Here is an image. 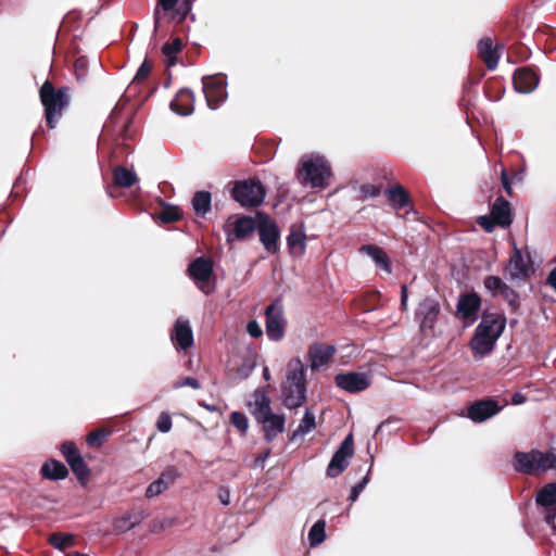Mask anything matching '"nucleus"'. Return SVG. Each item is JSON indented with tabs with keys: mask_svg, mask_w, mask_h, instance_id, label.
<instances>
[{
	"mask_svg": "<svg viewBox=\"0 0 556 556\" xmlns=\"http://www.w3.org/2000/svg\"><path fill=\"white\" fill-rule=\"evenodd\" d=\"M384 194L394 210H401L410 203L409 195L403 186L395 184L384 190Z\"/></svg>",
	"mask_w": 556,
	"mask_h": 556,
	"instance_id": "c85d7f7f",
	"label": "nucleus"
},
{
	"mask_svg": "<svg viewBox=\"0 0 556 556\" xmlns=\"http://www.w3.org/2000/svg\"><path fill=\"white\" fill-rule=\"evenodd\" d=\"M478 224L486 231V232H491L493 231L494 229V226H495V220L492 218V216H480L478 218Z\"/></svg>",
	"mask_w": 556,
	"mask_h": 556,
	"instance_id": "6e6d98bb",
	"label": "nucleus"
},
{
	"mask_svg": "<svg viewBox=\"0 0 556 556\" xmlns=\"http://www.w3.org/2000/svg\"><path fill=\"white\" fill-rule=\"evenodd\" d=\"M501 406L492 399L482 400L468 407L467 417L473 422H483L500 413Z\"/></svg>",
	"mask_w": 556,
	"mask_h": 556,
	"instance_id": "2eb2a0df",
	"label": "nucleus"
},
{
	"mask_svg": "<svg viewBox=\"0 0 556 556\" xmlns=\"http://www.w3.org/2000/svg\"><path fill=\"white\" fill-rule=\"evenodd\" d=\"M500 294L513 308H516L519 305V295L509 286L505 285Z\"/></svg>",
	"mask_w": 556,
	"mask_h": 556,
	"instance_id": "49530a36",
	"label": "nucleus"
},
{
	"mask_svg": "<svg viewBox=\"0 0 556 556\" xmlns=\"http://www.w3.org/2000/svg\"><path fill=\"white\" fill-rule=\"evenodd\" d=\"M507 270L513 280H522L529 275V268L525 263L521 251L517 247L514 248L509 257Z\"/></svg>",
	"mask_w": 556,
	"mask_h": 556,
	"instance_id": "a878e982",
	"label": "nucleus"
},
{
	"mask_svg": "<svg viewBox=\"0 0 556 556\" xmlns=\"http://www.w3.org/2000/svg\"><path fill=\"white\" fill-rule=\"evenodd\" d=\"M525 402H526V396L522 393L517 392L511 396V403L515 405H521Z\"/></svg>",
	"mask_w": 556,
	"mask_h": 556,
	"instance_id": "e2e57ef3",
	"label": "nucleus"
},
{
	"mask_svg": "<svg viewBox=\"0 0 556 556\" xmlns=\"http://www.w3.org/2000/svg\"><path fill=\"white\" fill-rule=\"evenodd\" d=\"M141 520L139 515H126L114 521V529L118 532H127L135 528Z\"/></svg>",
	"mask_w": 556,
	"mask_h": 556,
	"instance_id": "58836bf2",
	"label": "nucleus"
},
{
	"mask_svg": "<svg viewBox=\"0 0 556 556\" xmlns=\"http://www.w3.org/2000/svg\"><path fill=\"white\" fill-rule=\"evenodd\" d=\"M106 438V433L103 430L92 431L87 435V443L90 446H100Z\"/></svg>",
	"mask_w": 556,
	"mask_h": 556,
	"instance_id": "8fccbe9b",
	"label": "nucleus"
},
{
	"mask_svg": "<svg viewBox=\"0 0 556 556\" xmlns=\"http://www.w3.org/2000/svg\"><path fill=\"white\" fill-rule=\"evenodd\" d=\"M536 504L543 508L544 520L555 527L556 519V483L544 485L536 495Z\"/></svg>",
	"mask_w": 556,
	"mask_h": 556,
	"instance_id": "4468645a",
	"label": "nucleus"
},
{
	"mask_svg": "<svg viewBox=\"0 0 556 556\" xmlns=\"http://www.w3.org/2000/svg\"><path fill=\"white\" fill-rule=\"evenodd\" d=\"M255 228V220L252 217H239L232 224V232L228 233V240H231V237L237 240H243L251 235Z\"/></svg>",
	"mask_w": 556,
	"mask_h": 556,
	"instance_id": "c756f323",
	"label": "nucleus"
},
{
	"mask_svg": "<svg viewBox=\"0 0 556 556\" xmlns=\"http://www.w3.org/2000/svg\"><path fill=\"white\" fill-rule=\"evenodd\" d=\"M337 348L333 344H324L319 342L313 343L307 352L309 367L312 370H317L328 362L336 354Z\"/></svg>",
	"mask_w": 556,
	"mask_h": 556,
	"instance_id": "dca6fc26",
	"label": "nucleus"
},
{
	"mask_svg": "<svg viewBox=\"0 0 556 556\" xmlns=\"http://www.w3.org/2000/svg\"><path fill=\"white\" fill-rule=\"evenodd\" d=\"M361 192L365 198H376L380 194V188L376 185H363L361 186Z\"/></svg>",
	"mask_w": 556,
	"mask_h": 556,
	"instance_id": "864d4df0",
	"label": "nucleus"
},
{
	"mask_svg": "<svg viewBox=\"0 0 556 556\" xmlns=\"http://www.w3.org/2000/svg\"><path fill=\"white\" fill-rule=\"evenodd\" d=\"M247 331L252 338H260L263 334V330L256 320L248 323Z\"/></svg>",
	"mask_w": 556,
	"mask_h": 556,
	"instance_id": "4d7b16f0",
	"label": "nucleus"
},
{
	"mask_svg": "<svg viewBox=\"0 0 556 556\" xmlns=\"http://www.w3.org/2000/svg\"><path fill=\"white\" fill-rule=\"evenodd\" d=\"M85 59L84 58H80L78 59L76 62H75V68L76 71H78L79 68H83L85 66Z\"/></svg>",
	"mask_w": 556,
	"mask_h": 556,
	"instance_id": "69168bd1",
	"label": "nucleus"
},
{
	"mask_svg": "<svg viewBox=\"0 0 556 556\" xmlns=\"http://www.w3.org/2000/svg\"><path fill=\"white\" fill-rule=\"evenodd\" d=\"M40 102L45 109V118L50 129L55 128L64 110L70 105V88H54L50 80H46L39 90Z\"/></svg>",
	"mask_w": 556,
	"mask_h": 556,
	"instance_id": "7ed1b4c3",
	"label": "nucleus"
},
{
	"mask_svg": "<svg viewBox=\"0 0 556 556\" xmlns=\"http://www.w3.org/2000/svg\"><path fill=\"white\" fill-rule=\"evenodd\" d=\"M478 51L479 55L485 62V65L490 71H493L497 67L500 53L493 46L491 38L485 37L480 39L478 42Z\"/></svg>",
	"mask_w": 556,
	"mask_h": 556,
	"instance_id": "cd10ccee",
	"label": "nucleus"
},
{
	"mask_svg": "<svg viewBox=\"0 0 556 556\" xmlns=\"http://www.w3.org/2000/svg\"><path fill=\"white\" fill-rule=\"evenodd\" d=\"M485 289L492 294L495 295L501 293L503 288L505 287V282L497 276H488L484 281Z\"/></svg>",
	"mask_w": 556,
	"mask_h": 556,
	"instance_id": "37998d69",
	"label": "nucleus"
},
{
	"mask_svg": "<svg viewBox=\"0 0 556 556\" xmlns=\"http://www.w3.org/2000/svg\"><path fill=\"white\" fill-rule=\"evenodd\" d=\"M257 232L264 249L269 253H276L280 237L278 226L274 222L266 219L257 225Z\"/></svg>",
	"mask_w": 556,
	"mask_h": 556,
	"instance_id": "6ab92c4d",
	"label": "nucleus"
},
{
	"mask_svg": "<svg viewBox=\"0 0 556 556\" xmlns=\"http://www.w3.org/2000/svg\"><path fill=\"white\" fill-rule=\"evenodd\" d=\"M358 252L368 255L375 263L376 267L382 269L387 274L392 273V262L382 248L375 244H364L358 249Z\"/></svg>",
	"mask_w": 556,
	"mask_h": 556,
	"instance_id": "5701e85b",
	"label": "nucleus"
},
{
	"mask_svg": "<svg viewBox=\"0 0 556 556\" xmlns=\"http://www.w3.org/2000/svg\"><path fill=\"white\" fill-rule=\"evenodd\" d=\"M316 427V418L315 415L306 409L304 416L298 426V428L292 432L291 441L298 439L299 437H304L308 432H311Z\"/></svg>",
	"mask_w": 556,
	"mask_h": 556,
	"instance_id": "f704fd0d",
	"label": "nucleus"
},
{
	"mask_svg": "<svg viewBox=\"0 0 556 556\" xmlns=\"http://www.w3.org/2000/svg\"><path fill=\"white\" fill-rule=\"evenodd\" d=\"M353 454L354 442L353 435L350 433L345 437L339 448L332 455L327 467V476L330 478H336L348 468L350 458H352Z\"/></svg>",
	"mask_w": 556,
	"mask_h": 556,
	"instance_id": "6e6552de",
	"label": "nucleus"
},
{
	"mask_svg": "<svg viewBox=\"0 0 556 556\" xmlns=\"http://www.w3.org/2000/svg\"><path fill=\"white\" fill-rule=\"evenodd\" d=\"M184 387H190L194 390H198V389H200V383H199L198 379H195L193 377H186V378L178 380L174 383L175 389H180Z\"/></svg>",
	"mask_w": 556,
	"mask_h": 556,
	"instance_id": "603ef678",
	"label": "nucleus"
},
{
	"mask_svg": "<svg viewBox=\"0 0 556 556\" xmlns=\"http://www.w3.org/2000/svg\"><path fill=\"white\" fill-rule=\"evenodd\" d=\"M188 273L190 278L206 294L211 292L207 282L213 273V263L208 258L198 257L189 264Z\"/></svg>",
	"mask_w": 556,
	"mask_h": 556,
	"instance_id": "f8f14e48",
	"label": "nucleus"
},
{
	"mask_svg": "<svg viewBox=\"0 0 556 556\" xmlns=\"http://www.w3.org/2000/svg\"><path fill=\"white\" fill-rule=\"evenodd\" d=\"M337 387L349 392L357 393L366 390L371 383V375L369 372H345L338 374L334 377Z\"/></svg>",
	"mask_w": 556,
	"mask_h": 556,
	"instance_id": "9b49d317",
	"label": "nucleus"
},
{
	"mask_svg": "<svg viewBox=\"0 0 556 556\" xmlns=\"http://www.w3.org/2000/svg\"><path fill=\"white\" fill-rule=\"evenodd\" d=\"M287 244L292 255L301 256L306 249V235L303 224H293L287 237Z\"/></svg>",
	"mask_w": 556,
	"mask_h": 556,
	"instance_id": "b1692460",
	"label": "nucleus"
},
{
	"mask_svg": "<svg viewBox=\"0 0 556 556\" xmlns=\"http://www.w3.org/2000/svg\"><path fill=\"white\" fill-rule=\"evenodd\" d=\"M263 378H264L265 380H269V379H270V372H269L268 367H264V368H263Z\"/></svg>",
	"mask_w": 556,
	"mask_h": 556,
	"instance_id": "338daca9",
	"label": "nucleus"
},
{
	"mask_svg": "<svg viewBox=\"0 0 556 556\" xmlns=\"http://www.w3.org/2000/svg\"><path fill=\"white\" fill-rule=\"evenodd\" d=\"M49 543L59 551H64L74 543V536L70 533H52L49 536Z\"/></svg>",
	"mask_w": 556,
	"mask_h": 556,
	"instance_id": "ea45409f",
	"label": "nucleus"
},
{
	"mask_svg": "<svg viewBox=\"0 0 556 556\" xmlns=\"http://www.w3.org/2000/svg\"><path fill=\"white\" fill-rule=\"evenodd\" d=\"M160 8L165 12L173 11V20L180 23L191 11V3L189 0H157V5L153 12L154 33L157 31L161 25L162 13Z\"/></svg>",
	"mask_w": 556,
	"mask_h": 556,
	"instance_id": "1a4fd4ad",
	"label": "nucleus"
},
{
	"mask_svg": "<svg viewBox=\"0 0 556 556\" xmlns=\"http://www.w3.org/2000/svg\"><path fill=\"white\" fill-rule=\"evenodd\" d=\"M172 418L169 414L163 412L160 414L157 421H156V428L160 432L166 433L172 429Z\"/></svg>",
	"mask_w": 556,
	"mask_h": 556,
	"instance_id": "09e8293b",
	"label": "nucleus"
},
{
	"mask_svg": "<svg viewBox=\"0 0 556 556\" xmlns=\"http://www.w3.org/2000/svg\"><path fill=\"white\" fill-rule=\"evenodd\" d=\"M501 180H502V185H503V188L505 189V191L508 194H510L511 193V184H510L508 175L505 170H502Z\"/></svg>",
	"mask_w": 556,
	"mask_h": 556,
	"instance_id": "052dcab7",
	"label": "nucleus"
},
{
	"mask_svg": "<svg viewBox=\"0 0 556 556\" xmlns=\"http://www.w3.org/2000/svg\"><path fill=\"white\" fill-rule=\"evenodd\" d=\"M170 109L173 112L181 116L192 114L194 110L193 92L188 88H181L170 102Z\"/></svg>",
	"mask_w": 556,
	"mask_h": 556,
	"instance_id": "4be33fe9",
	"label": "nucleus"
},
{
	"mask_svg": "<svg viewBox=\"0 0 556 556\" xmlns=\"http://www.w3.org/2000/svg\"><path fill=\"white\" fill-rule=\"evenodd\" d=\"M534 451L535 457V472L546 471L555 467L556 455L552 452H542L539 450Z\"/></svg>",
	"mask_w": 556,
	"mask_h": 556,
	"instance_id": "c9c22d12",
	"label": "nucleus"
},
{
	"mask_svg": "<svg viewBox=\"0 0 556 556\" xmlns=\"http://www.w3.org/2000/svg\"><path fill=\"white\" fill-rule=\"evenodd\" d=\"M191 203L195 215L203 217L211 208V193L208 191H197Z\"/></svg>",
	"mask_w": 556,
	"mask_h": 556,
	"instance_id": "473e14b6",
	"label": "nucleus"
},
{
	"mask_svg": "<svg viewBox=\"0 0 556 556\" xmlns=\"http://www.w3.org/2000/svg\"><path fill=\"white\" fill-rule=\"evenodd\" d=\"M281 397L282 404L289 409L299 408L306 401V367L299 357L288 363Z\"/></svg>",
	"mask_w": 556,
	"mask_h": 556,
	"instance_id": "f257e3e1",
	"label": "nucleus"
},
{
	"mask_svg": "<svg viewBox=\"0 0 556 556\" xmlns=\"http://www.w3.org/2000/svg\"><path fill=\"white\" fill-rule=\"evenodd\" d=\"M491 216L497 225L501 227H509L513 223L511 208L509 202L504 197L495 199L492 208Z\"/></svg>",
	"mask_w": 556,
	"mask_h": 556,
	"instance_id": "393cba45",
	"label": "nucleus"
},
{
	"mask_svg": "<svg viewBox=\"0 0 556 556\" xmlns=\"http://www.w3.org/2000/svg\"><path fill=\"white\" fill-rule=\"evenodd\" d=\"M270 454V450H267L264 454L257 456L254 460V466L257 467V466H262L265 460L268 458Z\"/></svg>",
	"mask_w": 556,
	"mask_h": 556,
	"instance_id": "0e129e2a",
	"label": "nucleus"
},
{
	"mask_svg": "<svg viewBox=\"0 0 556 556\" xmlns=\"http://www.w3.org/2000/svg\"><path fill=\"white\" fill-rule=\"evenodd\" d=\"M331 176L328 161L319 154L301 157L298 168V179L304 187L325 189Z\"/></svg>",
	"mask_w": 556,
	"mask_h": 556,
	"instance_id": "f03ea898",
	"label": "nucleus"
},
{
	"mask_svg": "<svg viewBox=\"0 0 556 556\" xmlns=\"http://www.w3.org/2000/svg\"><path fill=\"white\" fill-rule=\"evenodd\" d=\"M514 469L526 475L536 473L534 451L517 452L514 455Z\"/></svg>",
	"mask_w": 556,
	"mask_h": 556,
	"instance_id": "2f4dec72",
	"label": "nucleus"
},
{
	"mask_svg": "<svg viewBox=\"0 0 556 556\" xmlns=\"http://www.w3.org/2000/svg\"><path fill=\"white\" fill-rule=\"evenodd\" d=\"M182 42L179 38L173 40V42L165 43L162 48V52L169 60V65L174 64L175 55L181 50Z\"/></svg>",
	"mask_w": 556,
	"mask_h": 556,
	"instance_id": "79ce46f5",
	"label": "nucleus"
},
{
	"mask_svg": "<svg viewBox=\"0 0 556 556\" xmlns=\"http://www.w3.org/2000/svg\"><path fill=\"white\" fill-rule=\"evenodd\" d=\"M369 472H370V470H368L367 475L358 483H356L352 488L350 496H349V498H350V501L352 503L355 502L358 498V496L362 493V491L368 484V482H369Z\"/></svg>",
	"mask_w": 556,
	"mask_h": 556,
	"instance_id": "de8ad7c7",
	"label": "nucleus"
},
{
	"mask_svg": "<svg viewBox=\"0 0 556 556\" xmlns=\"http://www.w3.org/2000/svg\"><path fill=\"white\" fill-rule=\"evenodd\" d=\"M67 464H71L72 459L81 457L76 444L72 441H65L60 448Z\"/></svg>",
	"mask_w": 556,
	"mask_h": 556,
	"instance_id": "c03bdc74",
	"label": "nucleus"
},
{
	"mask_svg": "<svg viewBox=\"0 0 556 556\" xmlns=\"http://www.w3.org/2000/svg\"><path fill=\"white\" fill-rule=\"evenodd\" d=\"M72 471L76 476L77 480L85 485L88 481V477L90 475V469L83 457H77L72 459L71 464H68Z\"/></svg>",
	"mask_w": 556,
	"mask_h": 556,
	"instance_id": "e433bc0d",
	"label": "nucleus"
},
{
	"mask_svg": "<svg viewBox=\"0 0 556 556\" xmlns=\"http://www.w3.org/2000/svg\"><path fill=\"white\" fill-rule=\"evenodd\" d=\"M440 314V304L432 298L424 299L415 313V319L419 324L421 332L432 330Z\"/></svg>",
	"mask_w": 556,
	"mask_h": 556,
	"instance_id": "9d476101",
	"label": "nucleus"
},
{
	"mask_svg": "<svg viewBox=\"0 0 556 556\" xmlns=\"http://www.w3.org/2000/svg\"><path fill=\"white\" fill-rule=\"evenodd\" d=\"M254 368H255L254 363L245 362L241 366L238 367L237 374L240 378L247 379L252 374Z\"/></svg>",
	"mask_w": 556,
	"mask_h": 556,
	"instance_id": "5fc2aeb1",
	"label": "nucleus"
},
{
	"mask_svg": "<svg viewBox=\"0 0 556 556\" xmlns=\"http://www.w3.org/2000/svg\"><path fill=\"white\" fill-rule=\"evenodd\" d=\"M151 68H152V65L147 60H144L141 63V65L139 66V68L137 70L134 81L135 83L143 81L149 76Z\"/></svg>",
	"mask_w": 556,
	"mask_h": 556,
	"instance_id": "3c124183",
	"label": "nucleus"
},
{
	"mask_svg": "<svg viewBox=\"0 0 556 556\" xmlns=\"http://www.w3.org/2000/svg\"><path fill=\"white\" fill-rule=\"evenodd\" d=\"M217 497H218L219 502L223 505H225V506L229 505V503H230V492H229V490L227 488L219 486L218 491H217Z\"/></svg>",
	"mask_w": 556,
	"mask_h": 556,
	"instance_id": "13d9d810",
	"label": "nucleus"
},
{
	"mask_svg": "<svg viewBox=\"0 0 556 556\" xmlns=\"http://www.w3.org/2000/svg\"><path fill=\"white\" fill-rule=\"evenodd\" d=\"M180 217V212L177 206L167 205L165 206L159 214V219L162 223H173L178 220Z\"/></svg>",
	"mask_w": 556,
	"mask_h": 556,
	"instance_id": "a18cd8bd",
	"label": "nucleus"
},
{
	"mask_svg": "<svg viewBox=\"0 0 556 556\" xmlns=\"http://www.w3.org/2000/svg\"><path fill=\"white\" fill-rule=\"evenodd\" d=\"M231 195L242 206L256 207L263 203L265 190L261 181L249 179L237 182L232 188Z\"/></svg>",
	"mask_w": 556,
	"mask_h": 556,
	"instance_id": "39448f33",
	"label": "nucleus"
},
{
	"mask_svg": "<svg viewBox=\"0 0 556 556\" xmlns=\"http://www.w3.org/2000/svg\"><path fill=\"white\" fill-rule=\"evenodd\" d=\"M286 327L282 302L276 299L265 309V329L268 339L273 342L280 341L285 336Z\"/></svg>",
	"mask_w": 556,
	"mask_h": 556,
	"instance_id": "423d86ee",
	"label": "nucleus"
},
{
	"mask_svg": "<svg viewBox=\"0 0 556 556\" xmlns=\"http://www.w3.org/2000/svg\"><path fill=\"white\" fill-rule=\"evenodd\" d=\"M407 307H408V291H407V286L403 285L401 287V308L403 311H407Z\"/></svg>",
	"mask_w": 556,
	"mask_h": 556,
	"instance_id": "bf43d9fd",
	"label": "nucleus"
},
{
	"mask_svg": "<svg viewBox=\"0 0 556 556\" xmlns=\"http://www.w3.org/2000/svg\"><path fill=\"white\" fill-rule=\"evenodd\" d=\"M481 306L480 296L472 292L463 294L457 303V313L463 319L475 321Z\"/></svg>",
	"mask_w": 556,
	"mask_h": 556,
	"instance_id": "aec40b11",
	"label": "nucleus"
},
{
	"mask_svg": "<svg viewBox=\"0 0 556 556\" xmlns=\"http://www.w3.org/2000/svg\"><path fill=\"white\" fill-rule=\"evenodd\" d=\"M177 473L174 469H168L149 484L146 491L148 498L155 497L166 491L175 481Z\"/></svg>",
	"mask_w": 556,
	"mask_h": 556,
	"instance_id": "bb28decb",
	"label": "nucleus"
},
{
	"mask_svg": "<svg viewBox=\"0 0 556 556\" xmlns=\"http://www.w3.org/2000/svg\"><path fill=\"white\" fill-rule=\"evenodd\" d=\"M230 421L235 428H237L242 435H245L249 429V419L245 414L241 412H232L230 415Z\"/></svg>",
	"mask_w": 556,
	"mask_h": 556,
	"instance_id": "a19ab883",
	"label": "nucleus"
},
{
	"mask_svg": "<svg viewBox=\"0 0 556 556\" xmlns=\"http://www.w3.org/2000/svg\"><path fill=\"white\" fill-rule=\"evenodd\" d=\"M326 522L325 520L316 521L308 531V540L311 546H317L326 540Z\"/></svg>",
	"mask_w": 556,
	"mask_h": 556,
	"instance_id": "4c0bfd02",
	"label": "nucleus"
},
{
	"mask_svg": "<svg viewBox=\"0 0 556 556\" xmlns=\"http://www.w3.org/2000/svg\"><path fill=\"white\" fill-rule=\"evenodd\" d=\"M170 340L178 352H186L193 345V331L188 319L180 317L175 321Z\"/></svg>",
	"mask_w": 556,
	"mask_h": 556,
	"instance_id": "ddd939ff",
	"label": "nucleus"
},
{
	"mask_svg": "<svg viewBox=\"0 0 556 556\" xmlns=\"http://www.w3.org/2000/svg\"><path fill=\"white\" fill-rule=\"evenodd\" d=\"M205 407H206L208 410H211V412L216 410V407H215V406L206 405Z\"/></svg>",
	"mask_w": 556,
	"mask_h": 556,
	"instance_id": "774afa93",
	"label": "nucleus"
},
{
	"mask_svg": "<svg viewBox=\"0 0 556 556\" xmlns=\"http://www.w3.org/2000/svg\"><path fill=\"white\" fill-rule=\"evenodd\" d=\"M505 328V319L495 314L482 316L470 341V348L480 356L489 354Z\"/></svg>",
	"mask_w": 556,
	"mask_h": 556,
	"instance_id": "20e7f679",
	"label": "nucleus"
},
{
	"mask_svg": "<svg viewBox=\"0 0 556 556\" xmlns=\"http://www.w3.org/2000/svg\"><path fill=\"white\" fill-rule=\"evenodd\" d=\"M40 475L48 480H63L67 477L68 469L62 462L50 459L41 466Z\"/></svg>",
	"mask_w": 556,
	"mask_h": 556,
	"instance_id": "7c9ffc66",
	"label": "nucleus"
},
{
	"mask_svg": "<svg viewBox=\"0 0 556 556\" xmlns=\"http://www.w3.org/2000/svg\"><path fill=\"white\" fill-rule=\"evenodd\" d=\"M252 397L253 400L248 403V407L255 420L262 418L265 414H269L271 410L270 397L265 388L255 389Z\"/></svg>",
	"mask_w": 556,
	"mask_h": 556,
	"instance_id": "412c9836",
	"label": "nucleus"
},
{
	"mask_svg": "<svg viewBox=\"0 0 556 556\" xmlns=\"http://www.w3.org/2000/svg\"><path fill=\"white\" fill-rule=\"evenodd\" d=\"M547 283L556 291V266L548 274Z\"/></svg>",
	"mask_w": 556,
	"mask_h": 556,
	"instance_id": "680f3d73",
	"label": "nucleus"
},
{
	"mask_svg": "<svg viewBox=\"0 0 556 556\" xmlns=\"http://www.w3.org/2000/svg\"><path fill=\"white\" fill-rule=\"evenodd\" d=\"M113 175L115 185L123 188H129L138 180L136 173L124 166L116 167Z\"/></svg>",
	"mask_w": 556,
	"mask_h": 556,
	"instance_id": "72a5a7b5",
	"label": "nucleus"
},
{
	"mask_svg": "<svg viewBox=\"0 0 556 556\" xmlns=\"http://www.w3.org/2000/svg\"><path fill=\"white\" fill-rule=\"evenodd\" d=\"M203 92L210 109L215 110L227 99V81L224 75H213L202 78Z\"/></svg>",
	"mask_w": 556,
	"mask_h": 556,
	"instance_id": "0eeeda50",
	"label": "nucleus"
},
{
	"mask_svg": "<svg viewBox=\"0 0 556 556\" xmlns=\"http://www.w3.org/2000/svg\"><path fill=\"white\" fill-rule=\"evenodd\" d=\"M256 421L263 426L264 438L267 442H273L278 434L285 431L286 417L275 414L273 410L256 419Z\"/></svg>",
	"mask_w": 556,
	"mask_h": 556,
	"instance_id": "a211bd4d",
	"label": "nucleus"
},
{
	"mask_svg": "<svg viewBox=\"0 0 556 556\" xmlns=\"http://www.w3.org/2000/svg\"><path fill=\"white\" fill-rule=\"evenodd\" d=\"M540 83L539 74L531 67H520L514 74V87L519 93H531Z\"/></svg>",
	"mask_w": 556,
	"mask_h": 556,
	"instance_id": "f3484780",
	"label": "nucleus"
}]
</instances>
